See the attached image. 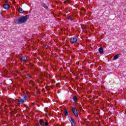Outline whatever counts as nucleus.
<instances>
[{
	"label": "nucleus",
	"instance_id": "nucleus-1",
	"mask_svg": "<svg viewBox=\"0 0 126 126\" xmlns=\"http://www.w3.org/2000/svg\"><path fill=\"white\" fill-rule=\"evenodd\" d=\"M30 16L29 15H27L19 17L18 19H16L15 20V23L16 24H23V23H25L28 20Z\"/></svg>",
	"mask_w": 126,
	"mask_h": 126
},
{
	"label": "nucleus",
	"instance_id": "nucleus-2",
	"mask_svg": "<svg viewBox=\"0 0 126 126\" xmlns=\"http://www.w3.org/2000/svg\"><path fill=\"white\" fill-rule=\"evenodd\" d=\"M23 99L21 98V97H19V99H18V105H23L25 102L27 101V99H28V97L26 94H24L22 95Z\"/></svg>",
	"mask_w": 126,
	"mask_h": 126
},
{
	"label": "nucleus",
	"instance_id": "nucleus-3",
	"mask_svg": "<svg viewBox=\"0 0 126 126\" xmlns=\"http://www.w3.org/2000/svg\"><path fill=\"white\" fill-rule=\"evenodd\" d=\"M39 124L41 126H49V123L46 121L45 122L43 120L40 119L39 120Z\"/></svg>",
	"mask_w": 126,
	"mask_h": 126
},
{
	"label": "nucleus",
	"instance_id": "nucleus-4",
	"mask_svg": "<svg viewBox=\"0 0 126 126\" xmlns=\"http://www.w3.org/2000/svg\"><path fill=\"white\" fill-rule=\"evenodd\" d=\"M77 38L76 36H72L70 38V42L71 44H75V43H77Z\"/></svg>",
	"mask_w": 126,
	"mask_h": 126
},
{
	"label": "nucleus",
	"instance_id": "nucleus-5",
	"mask_svg": "<svg viewBox=\"0 0 126 126\" xmlns=\"http://www.w3.org/2000/svg\"><path fill=\"white\" fill-rule=\"evenodd\" d=\"M72 111L73 114H74V116L76 117H78V112H77V109L75 107L72 108Z\"/></svg>",
	"mask_w": 126,
	"mask_h": 126
},
{
	"label": "nucleus",
	"instance_id": "nucleus-6",
	"mask_svg": "<svg viewBox=\"0 0 126 126\" xmlns=\"http://www.w3.org/2000/svg\"><path fill=\"white\" fill-rule=\"evenodd\" d=\"M20 60L21 62H24L26 63L27 62V57L25 56L20 57Z\"/></svg>",
	"mask_w": 126,
	"mask_h": 126
},
{
	"label": "nucleus",
	"instance_id": "nucleus-7",
	"mask_svg": "<svg viewBox=\"0 0 126 126\" xmlns=\"http://www.w3.org/2000/svg\"><path fill=\"white\" fill-rule=\"evenodd\" d=\"M69 120L70 121L72 126H75V124L74 123V121L73 120V119H72L71 117H69Z\"/></svg>",
	"mask_w": 126,
	"mask_h": 126
},
{
	"label": "nucleus",
	"instance_id": "nucleus-8",
	"mask_svg": "<svg viewBox=\"0 0 126 126\" xmlns=\"http://www.w3.org/2000/svg\"><path fill=\"white\" fill-rule=\"evenodd\" d=\"M41 5L43 6V7H44V8L46 9V10H48V9H49V7H48V5H47V4H45V3H42L41 4Z\"/></svg>",
	"mask_w": 126,
	"mask_h": 126
},
{
	"label": "nucleus",
	"instance_id": "nucleus-9",
	"mask_svg": "<svg viewBox=\"0 0 126 126\" xmlns=\"http://www.w3.org/2000/svg\"><path fill=\"white\" fill-rule=\"evenodd\" d=\"M3 7L4 9H8V8H9V4L5 3L3 6Z\"/></svg>",
	"mask_w": 126,
	"mask_h": 126
},
{
	"label": "nucleus",
	"instance_id": "nucleus-10",
	"mask_svg": "<svg viewBox=\"0 0 126 126\" xmlns=\"http://www.w3.org/2000/svg\"><path fill=\"white\" fill-rule=\"evenodd\" d=\"M98 52L99 54H102L104 53V49H103V48L100 47L98 49Z\"/></svg>",
	"mask_w": 126,
	"mask_h": 126
},
{
	"label": "nucleus",
	"instance_id": "nucleus-11",
	"mask_svg": "<svg viewBox=\"0 0 126 126\" xmlns=\"http://www.w3.org/2000/svg\"><path fill=\"white\" fill-rule=\"evenodd\" d=\"M120 57H121V54H117L113 58V60H117V59H119V58H120Z\"/></svg>",
	"mask_w": 126,
	"mask_h": 126
},
{
	"label": "nucleus",
	"instance_id": "nucleus-12",
	"mask_svg": "<svg viewBox=\"0 0 126 126\" xmlns=\"http://www.w3.org/2000/svg\"><path fill=\"white\" fill-rule=\"evenodd\" d=\"M18 11L20 13H23V9H22V8L21 7L19 8Z\"/></svg>",
	"mask_w": 126,
	"mask_h": 126
},
{
	"label": "nucleus",
	"instance_id": "nucleus-13",
	"mask_svg": "<svg viewBox=\"0 0 126 126\" xmlns=\"http://www.w3.org/2000/svg\"><path fill=\"white\" fill-rule=\"evenodd\" d=\"M32 76H31V75H30V74H27V75H26V78H28V79H29V78H32Z\"/></svg>",
	"mask_w": 126,
	"mask_h": 126
},
{
	"label": "nucleus",
	"instance_id": "nucleus-14",
	"mask_svg": "<svg viewBox=\"0 0 126 126\" xmlns=\"http://www.w3.org/2000/svg\"><path fill=\"white\" fill-rule=\"evenodd\" d=\"M64 111L65 116H68V111L66 109H64Z\"/></svg>",
	"mask_w": 126,
	"mask_h": 126
},
{
	"label": "nucleus",
	"instance_id": "nucleus-15",
	"mask_svg": "<svg viewBox=\"0 0 126 126\" xmlns=\"http://www.w3.org/2000/svg\"><path fill=\"white\" fill-rule=\"evenodd\" d=\"M73 101L74 102H77L78 100H77V97H76V96H74L73 98Z\"/></svg>",
	"mask_w": 126,
	"mask_h": 126
},
{
	"label": "nucleus",
	"instance_id": "nucleus-16",
	"mask_svg": "<svg viewBox=\"0 0 126 126\" xmlns=\"http://www.w3.org/2000/svg\"><path fill=\"white\" fill-rule=\"evenodd\" d=\"M67 18L69 20H70V21H72V20H73L72 18H71V17L70 16H68Z\"/></svg>",
	"mask_w": 126,
	"mask_h": 126
},
{
	"label": "nucleus",
	"instance_id": "nucleus-17",
	"mask_svg": "<svg viewBox=\"0 0 126 126\" xmlns=\"http://www.w3.org/2000/svg\"><path fill=\"white\" fill-rule=\"evenodd\" d=\"M4 0L5 2H7V1H8V0Z\"/></svg>",
	"mask_w": 126,
	"mask_h": 126
},
{
	"label": "nucleus",
	"instance_id": "nucleus-18",
	"mask_svg": "<svg viewBox=\"0 0 126 126\" xmlns=\"http://www.w3.org/2000/svg\"><path fill=\"white\" fill-rule=\"evenodd\" d=\"M31 82H32V81H30L29 83L30 84Z\"/></svg>",
	"mask_w": 126,
	"mask_h": 126
},
{
	"label": "nucleus",
	"instance_id": "nucleus-19",
	"mask_svg": "<svg viewBox=\"0 0 126 126\" xmlns=\"http://www.w3.org/2000/svg\"><path fill=\"white\" fill-rule=\"evenodd\" d=\"M65 2H68V0H67L65 1Z\"/></svg>",
	"mask_w": 126,
	"mask_h": 126
},
{
	"label": "nucleus",
	"instance_id": "nucleus-20",
	"mask_svg": "<svg viewBox=\"0 0 126 126\" xmlns=\"http://www.w3.org/2000/svg\"><path fill=\"white\" fill-rule=\"evenodd\" d=\"M39 65H41V64H39Z\"/></svg>",
	"mask_w": 126,
	"mask_h": 126
}]
</instances>
